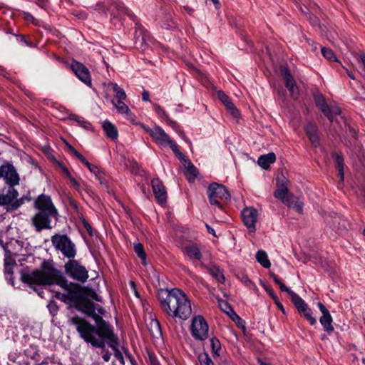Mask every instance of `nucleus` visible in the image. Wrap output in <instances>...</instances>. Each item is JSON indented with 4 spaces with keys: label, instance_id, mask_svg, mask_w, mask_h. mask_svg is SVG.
<instances>
[{
    "label": "nucleus",
    "instance_id": "b1692460",
    "mask_svg": "<svg viewBox=\"0 0 365 365\" xmlns=\"http://www.w3.org/2000/svg\"><path fill=\"white\" fill-rule=\"evenodd\" d=\"M181 162L185 168L184 174L187 180L189 182H193L199 174L197 169L187 158Z\"/></svg>",
    "mask_w": 365,
    "mask_h": 365
},
{
    "label": "nucleus",
    "instance_id": "37998d69",
    "mask_svg": "<svg viewBox=\"0 0 365 365\" xmlns=\"http://www.w3.org/2000/svg\"><path fill=\"white\" fill-rule=\"evenodd\" d=\"M49 312L51 314L52 316H55L57 314L59 307L57 304V303L55 301L51 300L47 306Z\"/></svg>",
    "mask_w": 365,
    "mask_h": 365
},
{
    "label": "nucleus",
    "instance_id": "a19ab883",
    "mask_svg": "<svg viewBox=\"0 0 365 365\" xmlns=\"http://www.w3.org/2000/svg\"><path fill=\"white\" fill-rule=\"evenodd\" d=\"M68 152L76 156L79 160H82L85 157L81 154L76 149H75L71 144L66 143Z\"/></svg>",
    "mask_w": 365,
    "mask_h": 365
},
{
    "label": "nucleus",
    "instance_id": "bb28decb",
    "mask_svg": "<svg viewBox=\"0 0 365 365\" xmlns=\"http://www.w3.org/2000/svg\"><path fill=\"white\" fill-rule=\"evenodd\" d=\"M275 160V154L274 153H269L267 155H261L257 160V163L263 169L267 170L270 164L274 163Z\"/></svg>",
    "mask_w": 365,
    "mask_h": 365
},
{
    "label": "nucleus",
    "instance_id": "9d476101",
    "mask_svg": "<svg viewBox=\"0 0 365 365\" xmlns=\"http://www.w3.org/2000/svg\"><path fill=\"white\" fill-rule=\"evenodd\" d=\"M192 336L197 340H205L208 337V325L201 315L192 319L190 327Z\"/></svg>",
    "mask_w": 365,
    "mask_h": 365
},
{
    "label": "nucleus",
    "instance_id": "f8f14e48",
    "mask_svg": "<svg viewBox=\"0 0 365 365\" xmlns=\"http://www.w3.org/2000/svg\"><path fill=\"white\" fill-rule=\"evenodd\" d=\"M292 303L297 308L299 314L304 317L310 324L314 326L317 323V319L312 316V311L304 299L297 294L292 299Z\"/></svg>",
    "mask_w": 365,
    "mask_h": 365
},
{
    "label": "nucleus",
    "instance_id": "4be33fe9",
    "mask_svg": "<svg viewBox=\"0 0 365 365\" xmlns=\"http://www.w3.org/2000/svg\"><path fill=\"white\" fill-rule=\"evenodd\" d=\"M38 346L30 344L26 349H24L25 354L35 361L34 365H48V361L47 359H44L40 361V354Z\"/></svg>",
    "mask_w": 365,
    "mask_h": 365
},
{
    "label": "nucleus",
    "instance_id": "c756f323",
    "mask_svg": "<svg viewBox=\"0 0 365 365\" xmlns=\"http://www.w3.org/2000/svg\"><path fill=\"white\" fill-rule=\"evenodd\" d=\"M335 162H336V168L338 170V174L340 176V180L343 181L344 178V158L343 156L337 153H334L332 154Z\"/></svg>",
    "mask_w": 365,
    "mask_h": 365
},
{
    "label": "nucleus",
    "instance_id": "a18cd8bd",
    "mask_svg": "<svg viewBox=\"0 0 365 365\" xmlns=\"http://www.w3.org/2000/svg\"><path fill=\"white\" fill-rule=\"evenodd\" d=\"M148 359L150 365H160L156 355L153 352L148 351Z\"/></svg>",
    "mask_w": 365,
    "mask_h": 365
},
{
    "label": "nucleus",
    "instance_id": "3c124183",
    "mask_svg": "<svg viewBox=\"0 0 365 365\" xmlns=\"http://www.w3.org/2000/svg\"><path fill=\"white\" fill-rule=\"evenodd\" d=\"M59 165H60V168H61L62 171L63 172V173L66 175V176L69 180L73 178V176L71 175L68 169L64 165H63L61 163H60Z\"/></svg>",
    "mask_w": 365,
    "mask_h": 365
},
{
    "label": "nucleus",
    "instance_id": "4468645a",
    "mask_svg": "<svg viewBox=\"0 0 365 365\" xmlns=\"http://www.w3.org/2000/svg\"><path fill=\"white\" fill-rule=\"evenodd\" d=\"M0 177L4 178L9 186L14 187L19 183V176L14 166L11 163L0 167Z\"/></svg>",
    "mask_w": 365,
    "mask_h": 365
},
{
    "label": "nucleus",
    "instance_id": "473e14b6",
    "mask_svg": "<svg viewBox=\"0 0 365 365\" xmlns=\"http://www.w3.org/2000/svg\"><path fill=\"white\" fill-rule=\"evenodd\" d=\"M257 261L264 268H269L271 262L268 259L267 255L264 250H259L256 254Z\"/></svg>",
    "mask_w": 365,
    "mask_h": 365
},
{
    "label": "nucleus",
    "instance_id": "f257e3e1",
    "mask_svg": "<svg viewBox=\"0 0 365 365\" xmlns=\"http://www.w3.org/2000/svg\"><path fill=\"white\" fill-rule=\"evenodd\" d=\"M41 270L35 269L31 272H22L21 280L30 285L51 286L57 284L64 289V293L56 292L55 297L63 302H71L75 307L85 314H92L95 304L88 298L82 287L75 283L69 282L57 269L52 262L44 260L41 263Z\"/></svg>",
    "mask_w": 365,
    "mask_h": 365
},
{
    "label": "nucleus",
    "instance_id": "603ef678",
    "mask_svg": "<svg viewBox=\"0 0 365 365\" xmlns=\"http://www.w3.org/2000/svg\"><path fill=\"white\" fill-rule=\"evenodd\" d=\"M70 182L72 183L73 187L79 192H81V185L79 182L73 177L71 179L69 180Z\"/></svg>",
    "mask_w": 365,
    "mask_h": 365
},
{
    "label": "nucleus",
    "instance_id": "c03bdc74",
    "mask_svg": "<svg viewBox=\"0 0 365 365\" xmlns=\"http://www.w3.org/2000/svg\"><path fill=\"white\" fill-rule=\"evenodd\" d=\"M289 92V94L291 96V97L293 98V99H297L299 96V90L298 88V86H295L292 88H289L288 89Z\"/></svg>",
    "mask_w": 365,
    "mask_h": 365
},
{
    "label": "nucleus",
    "instance_id": "39448f33",
    "mask_svg": "<svg viewBox=\"0 0 365 365\" xmlns=\"http://www.w3.org/2000/svg\"><path fill=\"white\" fill-rule=\"evenodd\" d=\"M19 192L12 186H9L7 190H3L0 193V206H3L7 211H14L21 207L25 201L29 202L31 199L26 196L18 198Z\"/></svg>",
    "mask_w": 365,
    "mask_h": 365
},
{
    "label": "nucleus",
    "instance_id": "8fccbe9b",
    "mask_svg": "<svg viewBox=\"0 0 365 365\" xmlns=\"http://www.w3.org/2000/svg\"><path fill=\"white\" fill-rule=\"evenodd\" d=\"M105 174L103 173V171H101L100 170V171L98 172V174H96L95 176L96 177V178L99 180L100 183L101 185H106V179H105Z\"/></svg>",
    "mask_w": 365,
    "mask_h": 365
},
{
    "label": "nucleus",
    "instance_id": "9b49d317",
    "mask_svg": "<svg viewBox=\"0 0 365 365\" xmlns=\"http://www.w3.org/2000/svg\"><path fill=\"white\" fill-rule=\"evenodd\" d=\"M314 99L316 106L320 109L324 115L332 122L335 115H340L341 110L338 106H329L323 96L320 93L314 94Z\"/></svg>",
    "mask_w": 365,
    "mask_h": 365
},
{
    "label": "nucleus",
    "instance_id": "864d4df0",
    "mask_svg": "<svg viewBox=\"0 0 365 365\" xmlns=\"http://www.w3.org/2000/svg\"><path fill=\"white\" fill-rule=\"evenodd\" d=\"M147 133H148L150 136H152L153 132H154V128H150L148 126L143 124V123H138Z\"/></svg>",
    "mask_w": 365,
    "mask_h": 365
},
{
    "label": "nucleus",
    "instance_id": "5701e85b",
    "mask_svg": "<svg viewBox=\"0 0 365 365\" xmlns=\"http://www.w3.org/2000/svg\"><path fill=\"white\" fill-rule=\"evenodd\" d=\"M151 137L158 144L163 146H168V143H170L171 140L165 130L158 125L154 127V132H153Z\"/></svg>",
    "mask_w": 365,
    "mask_h": 365
},
{
    "label": "nucleus",
    "instance_id": "a878e982",
    "mask_svg": "<svg viewBox=\"0 0 365 365\" xmlns=\"http://www.w3.org/2000/svg\"><path fill=\"white\" fill-rule=\"evenodd\" d=\"M103 128L107 138L115 140L118 138V132L116 127L108 120H105L103 123Z\"/></svg>",
    "mask_w": 365,
    "mask_h": 365
},
{
    "label": "nucleus",
    "instance_id": "f03ea898",
    "mask_svg": "<svg viewBox=\"0 0 365 365\" xmlns=\"http://www.w3.org/2000/svg\"><path fill=\"white\" fill-rule=\"evenodd\" d=\"M104 309L98 305L93 307L92 314H86L91 317L96 322V327L90 324L86 319L79 316L70 317L68 320L69 325L74 326L80 336L87 343H90L93 346L98 348H104L105 343L99 341L96 335L108 341L110 347L115 346L116 341H118L115 336L112 327L106 322L99 314H104Z\"/></svg>",
    "mask_w": 365,
    "mask_h": 365
},
{
    "label": "nucleus",
    "instance_id": "052dcab7",
    "mask_svg": "<svg viewBox=\"0 0 365 365\" xmlns=\"http://www.w3.org/2000/svg\"><path fill=\"white\" fill-rule=\"evenodd\" d=\"M5 273L8 274H12V267L7 262H5Z\"/></svg>",
    "mask_w": 365,
    "mask_h": 365
},
{
    "label": "nucleus",
    "instance_id": "72a5a7b5",
    "mask_svg": "<svg viewBox=\"0 0 365 365\" xmlns=\"http://www.w3.org/2000/svg\"><path fill=\"white\" fill-rule=\"evenodd\" d=\"M133 249L138 257L142 259L143 264L146 263V253L144 250L143 244L140 242H135L133 244Z\"/></svg>",
    "mask_w": 365,
    "mask_h": 365
},
{
    "label": "nucleus",
    "instance_id": "c9c22d12",
    "mask_svg": "<svg viewBox=\"0 0 365 365\" xmlns=\"http://www.w3.org/2000/svg\"><path fill=\"white\" fill-rule=\"evenodd\" d=\"M210 346L213 357L219 356L220 351H221V344L220 341L215 337L211 338Z\"/></svg>",
    "mask_w": 365,
    "mask_h": 365
},
{
    "label": "nucleus",
    "instance_id": "2eb2a0df",
    "mask_svg": "<svg viewBox=\"0 0 365 365\" xmlns=\"http://www.w3.org/2000/svg\"><path fill=\"white\" fill-rule=\"evenodd\" d=\"M244 225L250 232H255L258 212L253 207H247L241 212Z\"/></svg>",
    "mask_w": 365,
    "mask_h": 365
},
{
    "label": "nucleus",
    "instance_id": "412c9836",
    "mask_svg": "<svg viewBox=\"0 0 365 365\" xmlns=\"http://www.w3.org/2000/svg\"><path fill=\"white\" fill-rule=\"evenodd\" d=\"M200 267L205 269L210 273L213 278H215L217 282L223 284L225 282V277L223 274V271L216 264H212L207 265L203 262L200 264Z\"/></svg>",
    "mask_w": 365,
    "mask_h": 365
},
{
    "label": "nucleus",
    "instance_id": "4d7b16f0",
    "mask_svg": "<svg viewBox=\"0 0 365 365\" xmlns=\"http://www.w3.org/2000/svg\"><path fill=\"white\" fill-rule=\"evenodd\" d=\"M274 304L277 305V307L282 311L283 314H285L284 308L282 305V304L280 302L279 298H276V299H274Z\"/></svg>",
    "mask_w": 365,
    "mask_h": 365
},
{
    "label": "nucleus",
    "instance_id": "58836bf2",
    "mask_svg": "<svg viewBox=\"0 0 365 365\" xmlns=\"http://www.w3.org/2000/svg\"><path fill=\"white\" fill-rule=\"evenodd\" d=\"M198 359L200 363V365H214L213 361L208 356V354L206 353L200 354L198 356Z\"/></svg>",
    "mask_w": 365,
    "mask_h": 365
},
{
    "label": "nucleus",
    "instance_id": "e2e57ef3",
    "mask_svg": "<svg viewBox=\"0 0 365 365\" xmlns=\"http://www.w3.org/2000/svg\"><path fill=\"white\" fill-rule=\"evenodd\" d=\"M206 228L210 234L212 235L213 236H216L215 231L211 226L206 224Z\"/></svg>",
    "mask_w": 365,
    "mask_h": 365
},
{
    "label": "nucleus",
    "instance_id": "69168bd1",
    "mask_svg": "<svg viewBox=\"0 0 365 365\" xmlns=\"http://www.w3.org/2000/svg\"><path fill=\"white\" fill-rule=\"evenodd\" d=\"M111 354L107 351L103 355V359L105 361H108L110 359Z\"/></svg>",
    "mask_w": 365,
    "mask_h": 365
},
{
    "label": "nucleus",
    "instance_id": "0eeeda50",
    "mask_svg": "<svg viewBox=\"0 0 365 365\" xmlns=\"http://www.w3.org/2000/svg\"><path fill=\"white\" fill-rule=\"evenodd\" d=\"M51 240L53 247L67 258L73 259L76 255V245L67 235L55 234Z\"/></svg>",
    "mask_w": 365,
    "mask_h": 365
},
{
    "label": "nucleus",
    "instance_id": "774afa93",
    "mask_svg": "<svg viewBox=\"0 0 365 365\" xmlns=\"http://www.w3.org/2000/svg\"><path fill=\"white\" fill-rule=\"evenodd\" d=\"M359 57H360L361 61L363 64L364 68L365 70V54L361 53H360Z\"/></svg>",
    "mask_w": 365,
    "mask_h": 365
},
{
    "label": "nucleus",
    "instance_id": "79ce46f5",
    "mask_svg": "<svg viewBox=\"0 0 365 365\" xmlns=\"http://www.w3.org/2000/svg\"><path fill=\"white\" fill-rule=\"evenodd\" d=\"M118 345L119 343L118 341H117L116 346L110 348L114 351L115 356L119 360L120 363L123 365L125 364V360L123 354L118 349Z\"/></svg>",
    "mask_w": 365,
    "mask_h": 365
},
{
    "label": "nucleus",
    "instance_id": "f704fd0d",
    "mask_svg": "<svg viewBox=\"0 0 365 365\" xmlns=\"http://www.w3.org/2000/svg\"><path fill=\"white\" fill-rule=\"evenodd\" d=\"M150 334L155 337L161 336L162 331L160 323L158 320H152L150 323Z\"/></svg>",
    "mask_w": 365,
    "mask_h": 365
},
{
    "label": "nucleus",
    "instance_id": "20e7f679",
    "mask_svg": "<svg viewBox=\"0 0 365 365\" xmlns=\"http://www.w3.org/2000/svg\"><path fill=\"white\" fill-rule=\"evenodd\" d=\"M34 207L38 210L31 218V224L36 232L43 230H51L53 220H58V211L49 195L41 194L34 201Z\"/></svg>",
    "mask_w": 365,
    "mask_h": 365
},
{
    "label": "nucleus",
    "instance_id": "e433bc0d",
    "mask_svg": "<svg viewBox=\"0 0 365 365\" xmlns=\"http://www.w3.org/2000/svg\"><path fill=\"white\" fill-rule=\"evenodd\" d=\"M322 56L330 61H338L336 56L331 49L327 47L322 48Z\"/></svg>",
    "mask_w": 365,
    "mask_h": 365
},
{
    "label": "nucleus",
    "instance_id": "ddd939ff",
    "mask_svg": "<svg viewBox=\"0 0 365 365\" xmlns=\"http://www.w3.org/2000/svg\"><path fill=\"white\" fill-rule=\"evenodd\" d=\"M182 252L195 266L197 264L200 266V264L202 262V254L198 244L195 242L187 243L182 247Z\"/></svg>",
    "mask_w": 365,
    "mask_h": 365
},
{
    "label": "nucleus",
    "instance_id": "393cba45",
    "mask_svg": "<svg viewBox=\"0 0 365 365\" xmlns=\"http://www.w3.org/2000/svg\"><path fill=\"white\" fill-rule=\"evenodd\" d=\"M274 196L276 198H278L280 200H282L288 206H292L291 204L289 203V200L292 195L289 194L288 188L284 184H282L277 189V190L274 193Z\"/></svg>",
    "mask_w": 365,
    "mask_h": 365
},
{
    "label": "nucleus",
    "instance_id": "49530a36",
    "mask_svg": "<svg viewBox=\"0 0 365 365\" xmlns=\"http://www.w3.org/2000/svg\"><path fill=\"white\" fill-rule=\"evenodd\" d=\"M289 203L292 205L291 207L294 208L297 212H298L299 213H302V210H303V203L302 202L297 201L294 203H293L292 202H291L289 200Z\"/></svg>",
    "mask_w": 365,
    "mask_h": 365
},
{
    "label": "nucleus",
    "instance_id": "680f3d73",
    "mask_svg": "<svg viewBox=\"0 0 365 365\" xmlns=\"http://www.w3.org/2000/svg\"><path fill=\"white\" fill-rule=\"evenodd\" d=\"M309 18L313 25L318 24L319 20L317 16L310 15Z\"/></svg>",
    "mask_w": 365,
    "mask_h": 365
},
{
    "label": "nucleus",
    "instance_id": "ea45409f",
    "mask_svg": "<svg viewBox=\"0 0 365 365\" xmlns=\"http://www.w3.org/2000/svg\"><path fill=\"white\" fill-rule=\"evenodd\" d=\"M81 163H83L87 168L88 169L90 170V172L94 175L96 174H98V172L100 171V169L95 165H93L91 163H90L86 159V158H84L82 160H81Z\"/></svg>",
    "mask_w": 365,
    "mask_h": 365
},
{
    "label": "nucleus",
    "instance_id": "5fc2aeb1",
    "mask_svg": "<svg viewBox=\"0 0 365 365\" xmlns=\"http://www.w3.org/2000/svg\"><path fill=\"white\" fill-rule=\"evenodd\" d=\"M242 283H244L246 286L249 287L252 284V281L248 278L247 275H242L240 278Z\"/></svg>",
    "mask_w": 365,
    "mask_h": 365
},
{
    "label": "nucleus",
    "instance_id": "423d86ee",
    "mask_svg": "<svg viewBox=\"0 0 365 365\" xmlns=\"http://www.w3.org/2000/svg\"><path fill=\"white\" fill-rule=\"evenodd\" d=\"M209 202L212 205H216L222 209L220 201L228 202L231 196L227 189L221 184L217 182L211 183L207 190Z\"/></svg>",
    "mask_w": 365,
    "mask_h": 365
},
{
    "label": "nucleus",
    "instance_id": "bf43d9fd",
    "mask_svg": "<svg viewBox=\"0 0 365 365\" xmlns=\"http://www.w3.org/2000/svg\"><path fill=\"white\" fill-rule=\"evenodd\" d=\"M142 99L144 101H150V94L148 91L144 90L142 93Z\"/></svg>",
    "mask_w": 365,
    "mask_h": 365
},
{
    "label": "nucleus",
    "instance_id": "4c0bfd02",
    "mask_svg": "<svg viewBox=\"0 0 365 365\" xmlns=\"http://www.w3.org/2000/svg\"><path fill=\"white\" fill-rule=\"evenodd\" d=\"M168 145H169L170 147L173 152L175 153V155L178 158V159L180 161H183V160L187 158L184 154H182L180 151L178 145L173 140H170V143H168Z\"/></svg>",
    "mask_w": 365,
    "mask_h": 365
},
{
    "label": "nucleus",
    "instance_id": "a211bd4d",
    "mask_svg": "<svg viewBox=\"0 0 365 365\" xmlns=\"http://www.w3.org/2000/svg\"><path fill=\"white\" fill-rule=\"evenodd\" d=\"M317 306L322 314V316L319 318L320 324L323 327L324 331L329 334L331 333L334 331V329L332 325L333 319L329 313V311L326 307V306L320 302L317 303Z\"/></svg>",
    "mask_w": 365,
    "mask_h": 365
},
{
    "label": "nucleus",
    "instance_id": "cd10ccee",
    "mask_svg": "<svg viewBox=\"0 0 365 365\" xmlns=\"http://www.w3.org/2000/svg\"><path fill=\"white\" fill-rule=\"evenodd\" d=\"M218 304L221 310L229 315L233 321H235L236 319L241 320V318L235 312L232 307L227 301L219 299Z\"/></svg>",
    "mask_w": 365,
    "mask_h": 365
},
{
    "label": "nucleus",
    "instance_id": "6ab92c4d",
    "mask_svg": "<svg viewBox=\"0 0 365 365\" xmlns=\"http://www.w3.org/2000/svg\"><path fill=\"white\" fill-rule=\"evenodd\" d=\"M217 97L219 100L223 103L226 109L230 114L236 119L240 118V113L237 107L234 105L230 98L222 91L217 92Z\"/></svg>",
    "mask_w": 365,
    "mask_h": 365
},
{
    "label": "nucleus",
    "instance_id": "2f4dec72",
    "mask_svg": "<svg viewBox=\"0 0 365 365\" xmlns=\"http://www.w3.org/2000/svg\"><path fill=\"white\" fill-rule=\"evenodd\" d=\"M274 282L279 287L282 292H287L291 297V300L297 294L292 290L286 287V285L279 279V278L274 273L270 274Z\"/></svg>",
    "mask_w": 365,
    "mask_h": 365
},
{
    "label": "nucleus",
    "instance_id": "f3484780",
    "mask_svg": "<svg viewBox=\"0 0 365 365\" xmlns=\"http://www.w3.org/2000/svg\"><path fill=\"white\" fill-rule=\"evenodd\" d=\"M153 191L156 201L160 205H164L167 202V192L165 187L158 178H154L151 181Z\"/></svg>",
    "mask_w": 365,
    "mask_h": 365
},
{
    "label": "nucleus",
    "instance_id": "dca6fc26",
    "mask_svg": "<svg viewBox=\"0 0 365 365\" xmlns=\"http://www.w3.org/2000/svg\"><path fill=\"white\" fill-rule=\"evenodd\" d=\"M71 68L76 76L88 86H91L92 80L90 71L86 66L76 61H73L71 64Z\"/></svg>",
    "mask_w": 365,
    "mask_h": 365
},
{
    "label": "nucleus",
    "instance_id": "c85d7f7f",
    "mask_svg": "<svg viewBox=\"0 0 365 365\" xmlns=\"http://www.w3.org/2000/svg\"><path fill=\"white\" fill-rule=\"evenodd\" d=\"M281 74L284 80L285 86L287 89L297 86V83L293 78L289 70L286 67L281 68Z\"/></svg>",
    "mask_w": 365,
    "mask_h": 365
},
{
    "label": "nucleus",
    "instance_id": "7ed1b4c3",
    "mask_svg": "<svg viewBox=\"0 0 365 365\" xmlns=\"http://www.w3.org/2000/svg\"><path fill=\"white\" fill-rule=\"evenodd\" d=\"M158 298L161 309L170 317L187 320L191 316L190 301L180 289H160L158 292Z\"/></svg>",
    "mask_w": 365,
    "mask_h": 365
},
{
    "label": "nucleus",
    "instance_id": "338daca9",
    "mask_svg": "<svg viewBox=\"0 0 365 365\" xmlns=\"http://www.w3.org/2000/svg\"><path fill=\"white\" fill-rule=\"evenodd\" d=\"M277 93L279 96H280L282 98H284L286 93V91L283 88L277 89Z\"/></svg>",
    "mask_w": 365,
    "mask_h": 365
},
{
    "label": "nucleus",
    "instance_id": "09e8293b",
    "mask_svg": "<svg viewBox=\"0 0 365 365\" xmlns=\"http://www.w3.org/2000/svg\"><path fill=\"white\" fill-rule=\"evenodd\" d=\"M262 286L264 287V289H265V291L269 294V295L271 297V298L274 300V299H276V298H277V295L274 293V292L273 291L272 288L269 286H267L266 284H262Z\"/></svg>",
    "mask_w": 365,
    "mask_h": 365
},
{
    "label": "nucleus",
    "instance_id": "aec40b11",
    "mask_svg": "<svg viewBox=\"0 0 365 365\" xmlns=\"http://www.w3.org/2000/svg\"><path fill=\"white\" fill-rule=\"evenodd\" d=\"M304 130L312 145L315 148L318 147L320 144V140L317 125L314 123L309 122L306 125Z\"/></svg>",
    "mask_w": 365,
    "mask_h": 365
},
{
    "label": "nucleus",
    "instance_id": "6e6552de",
    "mask_svg": "<svg viewBox=\"0 0 365 365\" xmlns=\"http://www.w3.org/2000/svg\"><path fill=\"white\" fill-rule=\"evenodd\" d=\"M104 87L107 91H113L115 93V98L111 100L113 105L117 108L118 111L122 114H130L131 111L128 106L123 102L126 99L127 95L124 90L119 87L116 83L109 82L104 83Z\"/></svg>",
    "mask_w": 365,
    "mask_h": 365
},
{
    "label": "nucleus",
    "instance_id": "7c9ffc66",
    "mask_svg": "<svg viewBox=\"0 0 365 365\" xmlns=\"http://www.w3.org/2000/svg\"><path fill=\"white\" fill-rule=\"evenodd\" d=\"M274 282L279 287L282 292H287L291 297V300L297 294L292 290L286 287V285L279 279V278L274 273L270 274Z\"/></svg>",
    "mask_w": 365,
    "mask_h": 365
},
{
    "label": "nucleus",
    "instance_id": "0e129e2a",
    "mask_svg": "<svg viewBox=\"0 0 365 365\" xmlns=\"http://www.w3.org/2000/svg\"><path fill=\"white\" fill-rule=\"evenodd\" d=\"M82 126H83L86 128H89L91 127V123L83 121V120H78V121Z\"/></svg>",
    "mask_w": 365,
    "mask_h": 365
},
{
    "label": "nucleus",
    "instance_id": "13d9d810",
    "mask_svg": "<svg viewBox=\"0 0 365 365\" xmlns=\"http://www.w3.org/2000/svg\"><path fill=\"white\" fill-rule=\"evenodd\" d=\"M154 108L155 111L161 115H163L164 116H166L165 111L158 104L154 105Z\"/></svg>",
    "mask_w": 365,
    "mask_h": 365
},
{
    "label": "nucleus",
    "instance_id": "de8ad7c7",
    "mask_svg": "<svg viewBox=\"0 0 365 365\" xmlns=\"http://www.w3.org/2000/svg\"><path fill=\"white\" fill-rule=\"evenodd\" d=\"M82 223H83V227H85V229L89 234V235L93 236V229H92L91 225L89 224V222L85 218H83Z\"/></svg>",
    "mask_w": 365,
    "mask_h": 365
},
{
    "label": "nucleus",
    "instance_id": "1a4fd4ad",
    "mask_svg": "<svg viewBox=\"0 0 365 365\" xmlns=\"http://www.w3.org/2000/svg\"><path fill=\"white\" fill-rule=\"evenodd\" d=\"M66 274L73 279L83 283L88 278V273L85 267L78 261L70 259L64 265Z\"/></svg>",
    "mask_w": 365,
    "mask_h": 365
},
{
    "label": "nucleus",
    "instance_id": "6e6d98bb",
    "mask_svg": "<svg viewBox=\"0 0 365 365\" xmlns=\"http://www.w3.org/2000/svg\"><path fill=\"white\" fill-rule=\"evenodd\" d=\"M165 117V120L169 125H170L174 129H177L178 128V125L177 124V123L175 121L172 120L167 115Z\"/></svg>",
    "mask_w": 365,
    "mask_h": 365
}]
</instances>
